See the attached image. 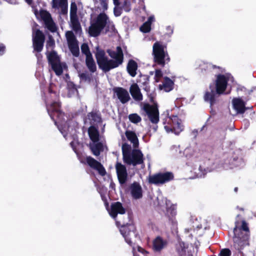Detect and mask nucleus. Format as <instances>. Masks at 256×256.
<instances>
[{
	"mask_svg": "<svg viewBox=\"0 0 256 256\" xmlns=\"http://www.w3.org/2000/svg\"><path fill=\"white\" fill-rule=\"evenodd\" d=\"M72 144H73V142H70V144L72 145Z\"/></svg>",
	"mask_w": 256,
	"mask_h": 256,
	"instance_id": "61",
	"label": "nucleus"
},
{
	"mask_svg": "<svg viewBox=\"0 0 256 256\" xmlns=\"http://www.w3.org/2000/svg\"><path fill=\"white\" fill-rule=\"evenodd\" d=\"M68 96H71V94H68Z\"/></svg>",
	"mask_w": 256,
	"mask_h": 256,
	"instance_id": "63",
	"label": "nucleus"
},
{
	"mask_svg": "<svg viewBox=\"0 0 256 256\" xmlns=\"http://www.w3.org/2000/svg\"><path fill=\"white\" fill-rule=\"evenodd\" d=\"M192 232H190V236H192Z\"/></svg>",
	"mask_w": 256,
	"mask_h": 256,
	"instance_id": "62",
	"label": "nucleus"
},
{
	"mask_svg": "<svg viewBox=\"0 0 256 256\" xmlns=\"http://www.w3.org/2000/svg\"><path fill=\"white\" fill-rule=\"evenodd\" d=\"M113 92L114 98H116L123 104L127 103L130 99L128 92L123 88H114Z\"/></svg>",
	"mask_w": 256,
	"mask_h": 256,
	"instance_id": "16",
	"label": "nucleus"
},
{
	"mask_svg": "<svg viewBox=\"0 0 256 256\" xmlns=\"http://www.w3.org/2000/svg\"><path fill=\"white\" fill-rule=\"evenodd\" d=\"M158 204L160 207H165L168 208L170 202L165 198L158 197Z\"/></svg>",
	"mask_w": 256,
	"mask_h": 256,
	"instance_id": "36",
	"label": "nucleus"
},
{
	"mask_svg": "<svg viewBox=\"0 0 256 256\" xmlns=\"http://www.w3.org/2000/svg\"><path fill=\"white\" fill-rule=\"evenodd\" d=\"M157 128H158V126H154L153 127V129H154V132H156L157 130Z\"/></svg>",
	"mask_w": 256,
	"mask_h": 256,
	"instance_id": "55",
	"label": "nucleus"
},
{
	"mask_svg": "<svg viewBox=\"0 0 256 256\" xmlns=\"http://www.w3.org/2000/svg\"><path fill=\"white\" fill-rule=\"evenodd\" d=\"M232 106L236 114H243L246 109L244 102L239 98H234L232 102Z\"/></svg>",
	"mask_w": 256,
	"mask_h": 256,
	"instance_id": "25",
	"label": "nucleus"
},
{
	"mask_svg": "<svg viewBox=\"0 0 256 256\" xmlns=\"http://www.w3.org/2000/svg\"><path fill=\"white\" fill-rule=\"evenodd\" d=\"M196 228H198V229L201 228H202V226H201V225H200V226H199V225L197 226Z\"/></svg>",
	"mask_w": 256,
	"mask_h": 256,
	"instance_id": "56",
	"label": "nucleus"
},
{
	"mask_svg": "<svg viewBox=\"0 0 256 256\" xmlns=\"http://www.w3.org/2000/svg\"><path fill=\"white\" fill-rule=\"evenodd\" d=\"M116 6H116V7L114 8V12L115 16H118L121 14L122 10L120 8H117Z\"/></svg>",
	"mask_w": 256,
	"mask_h": 256,
	"instance_id": "48",
	"label": "nucleus"
},
{
	"mask_svg": "<svg viewBox=\"0 0 256 256\" xmlns=\"http://www.w3.org/2000/svg\"><path fill=\"white\" fill-rule=\"evenodd\" d=\"M106 28V30L111 32H114L116 30L112 22L110 21L108 18V22H106V24L105 26Z\"/></svg>",
	"mask_w": 256,
	"mask_h": 256,
	"instance_id": "39",
	"label": "nucleus"
},
{
	"mask_svg": "<svg viewBox=\"0 0 256 256\" xmlns=\"http://www.w3.org/2000/svg\"><path fill=\"white\" fill-rule=\"evenodd\" d=\"M108 19V16L104 12L100 13L96 18L93 19L90 22L88 32L91 36H98L106 24Z\"/></svg>",
	"mask_w": 256,
	"mask_h": 256,
	"instance_id": "8",
	"label": "nucleus"
},
{
	"mask_svg": "<svg viewBox=\"0 0 256 256\" xmlns=\"http://www.w3.org/2000/svg\"><path fill=\"white\" fill-rule=\"evenodd\" d=\"M164 128L167 132L178 134L184 129L182 120L176 116L166 117L163 122Z\"/></svg>",
	"mask_w": 256,
	"mask_h": 256,
	"instance_id": "9",
	"label": "nucleus"
},
{
	"mask_svg": "<svg viewBox=\"0 0 256 256\" xmlns=\"http://www.w3.org/2000/svg\"><path fill=\"white\" fill-rule=\"evenodd\" d=\"M101 196H102V200H104V196L102 195H101Z\"/></svg>",
	"mask_w": 256,
	"mask_h": 256,
	"instance_id": "60",
	"label": "nucleus"
},
{
	"mask_svg": "<svg viewBox=\"0 0 256 256\" xmlns=\"http://www.w3.org/2000/svg\"><path fill=\"white\" fill-rule=\"evenodd\" d=\"M70 26L76 35L80 36L82 33V28L78 18H70Z\"/></svg>",
	"mask_w": 256,
	"mask_h": 256,
	"instance_id": "28",
	"label": "nucleus"
},
{
	"mask_svg": "<svg viewBox=\"0 0 256 256\" xmlns=\"http://www.w3.org/2000/svg\"><path fill=\"white\" fill-rule=\"evenodd\" d=\"M192 230V229L186 228V229H185V232L186 234H188V233L191 232Z\"/></svg>",
	"mask_w": 256,
	"mask_h": 256,
	"instance_id": "53",
	"label": "nucleus"
},
{
	"mask_svg": "<svg viewBox=\"0 0 256 256\" xmlns=\"http://www.w3.org/2000/svg\"><path fill=\"white\" fill-rule=\"evenodd\" d=\"M172 214L173 215H175L176 214V211L174 210H173V211H172Z\"/></svg>",
	"mask_w": 256,
	"mask_h": 256,
	"instance_id": "58",
	"label": "nucleus"
},
{
	"mask_svg": "<svg viewBox=\"0 0 256 256\" xmlns=\"http://www.w3.org/2000/svg\"><path fill=\"white\" fill-rule=\"evenodd\" d=\"M194 153V150L190 147L186 148L184 150V154H185L187 158L190 157L192 155H193Z\"/></svg>",
	"mask_w": 256,
	"mask_h": 256,
	"instance_id": "41",
	"label": "nucleus"
},
{
	"mask_svg": "<svg viewBox=\"0 0 256 256\" xmlns=\"http://www.w3.org/2000/svg\"><path fill=\"white\" fill-rule=\"evenodd\" d=\"M126 136L128 140L133 144L134 147H136L138 145V139L134 132L130 130H126Z\"/></svg>",
	"mask_w": 256,
	"mask_h": 256,
	"instance_id": "33",
	"label": "nucleus"
},
{
	"mask_svg": "<svg viewBox=\"0 0 256 256\" xmlns=\"http://www.w3.org/2000/svg\"><path fill=\"white\" fill-rule=\"evenodd\" d=\"M126 69L128 73L132 77H134L136 74L138 70V64L134 60H130L127 64Z\"/></svg>",
	"mask_w": 256,
	"mask_h": 256,
	"instance_id": "30",
	"label": "nucleus"
},
{
	"mask_svg": "<svg viewBox=\"0 0 256 256\" xmlns=\"http://www.w3.org/2000/svg\"><path fill=\"white\" fill-rule=\"evenodd\" d=\"M77 6L75 2H72L70 8V18H76Z\"/></svg>",
	"mask_w": 256,
	"mask_h": 256,
	"instance_id": "35",
	"label": "nucleus"
},
{
	"mask_svg": "<svg viewBox=\"0 0 256 256\" xmlns=\"http://www.w3.org/2000/svg\"><path fill=\"white\" fill-rule=\"evenodd\" d=\"M238 188H234V191L236 192H237V191H238Z\"/></svg>",
	"mask_w": 256,
	"mask_h": 256,
	"instance_id": "57",
	"label": "nucleus"
},
{
	"mask_svg": "<svg viewBox=\"0 0 256 256\" xmlns=\"http://www.w3.org/2000/svg\"><path fill=\"white\" fill-rule=\"evenodd\" d=\"M116 169L120 184H124L128 177V174L126 166L120 162H117L116 164Z\"/></svg>",
	"mask_w": 256,
	"mask_h": 256,
	"instance_id": "20",
	"label": "nucleus"
},
{
	"mask_svg": "<svg viewBox=\"0 0 256 256\" xmlns=\"http://www.w3.org/2000/svg\"><path fill=\"white\" fill-rule=\"evenodd\" d=\"M100 10L103 12L108 9V2L106 0H100Z\"/></svg>",
	"mask_w": 256,
	"mask_h": 256,
	"instance_id": "45",
	"label": "nucleus"
},
{
	"mask_svg": "<svg viewBox=\"0 0 256 256\" xmlns=\"http://www.w3.org/2000/svg\"><path fill=\"white\" fill-rule=\"evenodd\" d=\"M47 57L52 68L56 74L58 76L60 75L62 73L63 68L65 67L66 64L60 62L58 56L54 51L48 53Z\"/></svg>",
	"mask_w": 256,
	"mask_h": 256,
	"instance_id": "11",
	"label": "nucleus"
},
{
	"mask_svg": "<svg viewBox=\"0 0 256 256\" xmlns=\"http://www.w3.org/2000/svg\"><path fill=\"white\" fill-rule=\"evenodd\" d=\"M162 76V74L161 70H156L154 78L156 82H159Z\"/></svg>",
	"mask_w": 256,
	"mask_h": 256,
	"instance_id": "46",
	"label": "nucleus"
},
{
	"mask_svg": "<svg viewBox=\"0 0 256 256\" xmlns=\"http://www.w3.org/2000/svg\"><path fill=\"white\" fill-rule=\"evenodd\" d=\"M152 54L154 62L162 66H164L166 60H169L166 47L158 42L153 45Z\"/></svg>",
	"mask_w": 256,
	"mask_h": 256,
	"instance_id": "10",
	"label": "nucleus"
},
{
	"mask_svg": "<svg viewBox=\"0 0 256 256\" xmlns=\"http://www.w3.org/2000/svg\"><path fill=\"white\" fill-rule=\"evenodd\" d=\"M167 242L160 236H157L152 242V249L155 252H160L166 246Z\"/></svg>",
	"mask_w": 256,
	"mask_h": 256,
	"instance_id": "24",
	"label": "nucleus"
},
{
	"mask_svg": "<svg viewBox=\"0 0 256 256\" xmlns=\"http://www.w3.org/2000/svg\"><path fill=\"white\" fill-rule=\"evenodd\" d=\"M194 250L192 246H189L182 242L179 241L176 244V250L180 256H194L192 250Z\"/></svg>",
	"mask_w": 256,
	"mask_h": 256,
	"instance_id": "19",
	"label": "nucleus"
},
{
	"mask_svg": "<svg viewBox=\"0 0 256 256\" xmlns=\"http://www.w3.org/2000/svg\"><path fill=\"white\" fill-rule=\"evenodd\" d=\"M130 92L134 100L137 102L142 101L143 99L142 94L138 85L132 84L130 88Z\"/></svg>",
	"mask_w": 256,
	"mask_h": 256,
	"instance_id": "23",
	"label": "nucleus"
},
{
	"mask_svg": "<svg viewBox=\"0 0 256 256\" xmlns=\"http://www.w3.org/2000/svg\"><path fill=\"white\" fill-rule=\"evenodd\" d=\"M200 66L202 70H209L216 67L215 66L208 62H203Z\"/></svg>",
	"mask_w": 256,
	"mask_h": 256,
	"instance_id": "40",
	"label": "nucleus"
},
{
	"mask_svg": "<svg viewBox=\"0 0 256 256\" xmlns=\"http://www.w3.org/2000/svg\"><path fill=\"white\" fill-rule=\"evenodd\" d=\"M101 118L100 115L96 112L89 113L85 120V123L89 122L91 124H94L96 123L100 122Z\"/></svg>",
	"mask_w": 256,
	"mask_h": 256,
	"instance_id": "29",
	"label": "nucleus"
},
{
	"mask_svg": "<svg viewBox=\"0 0 256 256\" xmlns=\"http://www.w3.org/2000/svg\"><path fill=\"white\" fill-rule=\"evenodd\" d=\"M52 8L58 10L61 14H66L68 12L67 0H52Z\"/></svg>",
	"mask_w": 256,
	"mask_h": 256,
	"instance_id": "21",
	"label": "nucleus"
},
{
	"mask_svg": "<svg viewBox=\"0 0 256 256\" xmlns=\"http://www.w3.org/2000/svg\"><path fill=\"white\" fill-rule=\"evenodd\" d=\"M174 176L172 172L158 173L150 176L148 177V182L152 184L159 185L168 182L172 180Z\"/></svg>",
	"mask_w": 256,
	"mask_h": 256,
	"instance_id": "12",
	"label": "nucleus"
},
{
	"mask_svg": "<svg viewBox=\"0 0 256 256\" xmlns=\"http://www.w3.org/2000/svg\"><path fill=\"white\" fill-rule=\"evenodd\" d=\"M90 150L92 154L96 156L100 155L101 152L104 150V144L102 142H92L90 144Z\"/></svg>",
	"mask_w": 256,
	"mask_h": 256,
	"instance_id": "27",
	"label": "nucleus"
},
{
	"mask_svg": "<svg viewBox=\"0 0 256 256\" xmlns=\"http://www.w3.org/2000/svg\"><path fill=\"white\" fill-rule=\"evenodd\" d=\"M205 174V173L204 172H198L196 174V176L198 177H201L202 176H204Z\"/></svg>",
	"mask_w": 256,
	"mask_h": 256,
	"instance_id": "51",
	"label": "nucleus"
},
{
	"mask_svg": "<svg viewBox=\"0 0 256 256\" xmlns=\"http://www.w3.org/2000/svg\"><path fill=\"white\" fill-rule=\"evenodd\" d=\"M52 86L50 85L49 88L50 96L46 100L48 114L66 140L69 138L74 139L78 124L74 120L68 119V116L60 111V104L57 101V94L52 92Z\"/></svg>",
	"mask_w": 256,
	"mask_h": 256,
	"instance_id": "1",
	"label": "nucleus"
},
{
	"mask_svg": "<svg viewBox=\"0 0 256 256\" xmlns=\"http://www.w3.org/2000/svg\"><path fill=\"white\" fill-rule=\"evenodd\" d=\"M231 251L228 248H224L220 250L219 256H230Z\"/></svg>",
	"mask_w": 256,
	"mask_h": 256,
	"instance_id": "43",
	"label": "nucleus"
},
{
	"mask_svg": "<svg viewBox=\"0 0 256 256\" xmlns=\"http://www.w3.org/2000/svg\"><path fill=\"white\" fill-rule=\"evenodd\" d=\"M34 24L35 26H37V24H36V23H34Z\"/></svg>",
	"mask_w": 256,
	"mask_h": 256,
	"instance_id": "64",
	"label": "nucleus"
},
{
	"mask_svg": "<svg viewBox=\"0 0 256 256\" xmlns=\"http://www.w3.org/2000/svg\"><path fill=\"white\" fill-rule=\"evenodd\" d=\"M231 168L232 167L230 166L229 164V160H226L224 162L217 160L214 164L212 168L210 170H208V171L211 172L212 170H216L218 172H220L223 170H227Z\"/></svg>",
	"mask_w": 256,
	"mask_h": 256,
	"instance_id": "22",
	"label": "nucleus"
},
{
	"mask_svg": "<svg viewBox=\"0 0 256 256\" xmlns=\"http://www.w3.org/2000/svg\"><path fill=\"white\" fill-rule=\"evenodd\" d=\"M54 41L53 39H52L51 38H49L48 40L46 42V48H52L54 46Z\"/></svg>",
	"mask_w": 256,
	"mask_h": 256,
	"instance_id": "47",
	"label": "nucleus"
},
{
	"mask_svg": "<svg viewBox=\"0 0 256 256\" xmlns=\"http://www.w3.org/2000/svg\"><path fill=\"white\" fill-rule=\"evenodd\" d=\"M128 191L133 199L139 200L142 197V188L138 182H134L129 187Z\"/></svg>",
	"mask_w": 256,
	"mask_h": 256,
	"instance_id": "18",
	"label": "nucleus"
},
{
	"mask_svg": "<svg viewBox=\"0 0 256 256\" xmlns=\"http://www.w3.org/2000/svg\"><path fill=\"white\" fill-rule=\"evenodd\" d=\"M89 136L92 142H98L100 140V134L98 130L94 126H90L88 130Z\"/></svg>",
	"mask_w": 256,
	"mask_h": 256,
	"instance_id": "31",
	"label": "nucleus"
},
{
	"mask_svg": "<svg viewBox=\"0 0 256 256\" xmlns=\"http://www.w3.org/2000/svg\"><path fill=\"white\" fill-rule=\"evenodd\" d=\"M123 9L126 12H129L131 10L130 2L128 0H126L123 4Z\"/></svg>",
	"mask_w": 256,
	"mask_h": 256,
	"instance_id": "42",
	"label": "nucleus"
},
{
	"mask_svg": "<svg viewBox=\"0 0 256 256\" xmlns=\"http://www.w3.org/2000/svg\"><path fill=\"white\" fill-rule=\"evenodd\" d=\"M86 162L91 168L96 170L100 176H104L106 175V170L100 162L91 156H87L86 158Z\"/></svg>",
	"mask_w": 256,
	"mask_h": 256,
	"instance_id": "17",
	"label": "nucleus"
},
{
	"mask_svg": "<svg viewBox=\"0 0 256 256\" xmlns=\"http://www.w3.org/2000/svg\"><path fill=\"white\" fill-rule=\"evenodd\" d=\"M32 41L34 50L41 52L43 48L44 36L43 33L39 30H35L33 27Z\"/></svg>",
	"mask_w": 256,
	"mask_h": 256,
	"instance_id": "14",
	"label": "nucleus"
},
{
	"mask_svg": "<svg viewBox=\"0 0 256 256\" xmlns=\"http://www.w3.org/2000/svg\"><path fill=\"white\" fill-rule=\"evenodd\" d=\"M143 110L146 113L149 120L154 124L159 122V112L157 106L150 105L148 104H144Z\"/></svg>",
	"mask_w": 256,
	"mask_h": 256,
	"instance_id": "13",
	"label": "nucleus"
},
{
	"mask_svg": "<svg viewBox=\"0 0 256 256\" xmlns=\"http://www.w3.org/2000/svg\"><path fill=\"white\" fill-rule=\"evenodd\" d=\"M198 170H200V172H201V171L202 170V168L200 166L199 167V169H198Z\"/></svg>",
	"mask_w": 256,
	"mask_h": 256,
	"instance_id": "59",
	"label": "nucleus"
},
{
	"mask_svg": "<svg viewBox=\"0 0 256 256\" xmlns=\"http://www.w3.org/2000/svg\"><path fill=\"white\" fill-rule=\"evenodd\" d=\"M122 151L126 163L136 166L143 162V154L140 150H134L131 152V146L125 143L122 146Z\"/></svg>",
	"mask_w": 256,
	"mask_h": 256,
	"instance_id": "6",
	"label": "nucleus"
},
{
	"mask_svg": "<svg viewBox=\"0 0 256 256\" xmlns=\"http://www.w3.org/2000/svg\"><path fill=\"white\" fill-rule=\"evenodd\" d=\"M106 205L110 215L116 220L117 226L122 225L120 229V232L126 242L132 246L133 256H140V254L144 256H148V252L144 248L138 246H133L137 236L134 226L132 224H125L124 222L118 221L116 219L118 214H122L126 212L122 204L120 202H114L111 204L110 209H108L107 204L106 203Z\"/></svg>",
	"mask_w": 256,
	"mask_h": 256,
	"instance_id": "2",
	"label": "nucleus"
},
{
	"mask_svg": "<svg viewBox=\"0 0 256 256\" xmlns=\"http://www.w3.org/2000/svg\"><path fill=\"white\" fill-rule=\"evenodd\" d=\"M108 52L113 60H109L104 50L98 46L96 48L95 56L98 64L105 72L118 66L123 62V53L120 46H118L115 51L108 50Z\"/></svg>",
	"mask_w": 256,
	"mask_h": 256,
	"instance_id": "3",
	"label": "nucleus"
},
{
	"mask_svg": "<svg viewBox=\"0 0 256 256\" xmlns=\"http://www.w3.org/2000/svg\"><path fill=\"white\" fill-rule=\"evenodd\" d=\"M86 61L88 70L92 72H94L96 70V66L92 56L86 57Z\"/></svg>",
	"mask_w": 256,
	"mask_h": 256,
	"instance_id": "34",
	"label": "nucleus"
},
{
	"mask_svg": "<svg viewBox=\"0 0 256 256\" xmlns=\"http://www.w3.org/2000/svg\"><path fill=\"white\" fill-rule=\"evenodd\" d=\"M68 48L72 54L78 56L79 54V47L78 41L72 31H68L66 33Z\"/></svg>",
	"mask_w": 256,
	"mask_h": 256,
	"instance_id": "15",
	"label": "nucleus"
},
{
	"mask_svg": "<svg viewBox=\"0 0 256 256\" xmlns=\"http://www.w3.org/2000/svg\"><path fill=\"white\" fill-rule=\"evenodd\" d=\"M72 93L74 94L76 92V88H73L71 90Z\"/></svg>",
	"mask_w": 256,
	"mask_h": 256,
	"instance_id": "54",
	"label": "nucleus"
},
{
	"mask_svg": "<svg viewBox=\"0 0 256 256\" xmlns=\"http://www.w3.org/2000/svg\"><path fill=\"white\" fill-rule=\"evenodd\" d=\"M114 4L116 6H118L119 5L118 0H113Z\"/></svg>",
	"mask_w": 256,
	"mask_h": 256,
	"instance_id": "52",
	"label": "nucleus"
},
{
	"mask_svg": "<svg viewBox=\"0 0 256 256\" xmlns=\"http://www.w3.org/2000/svg\"><path fill=\"white\" fill-rule=\"evenodd\" d=\"M230 78L229 74H218L215 81L216 90L210 85V91L206 92L204 96V100L206 102H208L211 107L216 104L218 101V97L225 91L228 82Z\"/></svg>",
	"mask_w": 256,
	"mask_h": 256,
	"instance_id": "4",
	"label": "nucleus"
},
{
	"mask_svg": "<svg viewBox=\"0 0 256 256\" xmlns=\"http://www.w3.org/2000/svg\"><path fill=\"white\" fill-rule=\"evenodd\" d=\"M24 0L28 5L31 6L37 19L42 20L46 27L50 31L52 32L56 31V26L52 20L50 14L48 11L44 10H40L38 11L33 4V0Z\"/></svg>",
	"mask_w": 256,
	"mask_h": 256,
	"instance_id": "7",
	"label": "nucleus"
},
{
	"mask_svg": "<svg viewBox=\"0 0 256 256\" xmlns=\"http://www.w3.org/2000/svg\"><path fill=\"white\" fill-rule=\"evenodd\" d=\"M79 76L81 80L84 81H89L90 80V77L89 74L87 72H82L79 74Z\"/></svg>",
	"mask_w": 256,
	"mask_h": 256,
	"instance_id": "44",
	"label": "nucleus"
},
{
	"mask_svg": "<svg viewBox=\"0 0 256 256\" xmlns=\"http://www.w3.org/2000/svg\"><path fill=\"white\" fill-rule=\"evenodd\" d=\"M155 20L154 16H150L148 20L145 22L140 28V30L144 33L148 32L151 30V24Z\"/></svg>",
	"mask_w": 256,
	"mask_h": 256,
	"instance_id": "32",
	"label": "nucleus"
},
{
	"mask_svg": "<svg viewBox=\"0 0 256 256\" xmlns=\"http://www.w3.org/2000/svg\"><path fill=\"white\" fill-rule=\"evenodd\" d=\"M128 118L134 124H138L142 120L140 116L136 114H130Z\"/></svg>",
	"mask_w": 256,
	"mask_h": 256,
	"instance_id": "37",
	"label": "nucleus"
},
{
	"mask_svg": "<svg viewBox=\"0 0 256 256\" xmlns=\"http://www.w3.org/2000/svg\"><path fill=\"white\" fill-rule=\"evenodd\" d=\"M81 50L82 52L86 55V58L89 56H92L87 44H83L81 46Z\"/></svg>",
	"mask_w": 256,
	"mask_h": 256,
	"instance_id": "38",
	"label": "nucleus"
},
{
	"mask_svg": "<svg viewBox=\"0 0 256 256\" xmlns=\"http://www.w3.org/2000/svg\"><path fill=\"white\" fill-rule=\"evenodd\" d=\"M249 232L248 224L244 220L236 221L233 240L234 246L236 250L240 251L248 244Z\"/></svg>",
	"mask_w": 256,
	"mask_h": 256,
	"instance_id": "5",
	"label": "nucleus"
},
{
	"mask_svg": "<svg viewBox=\"0 0 256 256\" xmlns=\"http://www.w3.org/2000/svg\"><path fill=\"white\" fill-rule=\"evenodd\" d=\"M5 46L2 44H0V55H2L5 52Z\"/></svg>",
	"mask_w": 256,
	"mask_h": 256,
	"instance_id": "49",
	"label": "nucleus"
},
{
	"mask_svg": "<svg viewBox=\"0 0 256 256\" xmlns=\"http://www.w3.org/2000/svg\"><path fill=\"white\" fill-rule=\"evenodd\" d=\"M174 82L168 78L166 76L164 78L162 84L159 85V88L166 92H169L174 88Z\"/></svg>",
	"mask_w": 256,
	"mask_h": 256,
	"instance_id": "26",
	"label": "nucleus"
},
{
	"mask_svg": "<svg viewBox=\"0 0 256 256\" xmlns=\"http://www.w3.org/2000/svg\"><path fill=\"white\" fill-rule=\"evenodd\" d=\"M166 30L168 34H172L173 32V28L170 26H167Z\"/></svg>",
	"mask_w": 256,
	"mask_h": 256,
	"instance_id": "50",
	"label": "nucleus"
}]
</instances>
